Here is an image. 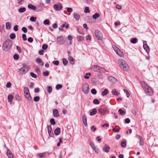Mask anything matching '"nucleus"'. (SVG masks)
<instances>
[{
  "label": "nucleus",
  "mask_w": 158,
  "mask_h": 158,
  "mask_svg": "<svg viewBox=\"0 0 158 158\" xmlns=\"http://www.w3.org/2000/svg\"><path fill=\"white\" fill-rule=\"evenodd\" d=\"M141 87L144 89L145 92L148 95L151 96L153 95L154 92L152 88L144 81L140 82Z\"/></svg>",
  "instance_id": "nucleus-1"
},
{
  "label": "nucleus",
  "mask_w": 158,
  "mask_h": 158,
  "mask_svg": "<svg viewBox=\"0 0 158 158\" xmlns=\"http://www.w3.org/2000/svg\"><path fill=\"white\" fill-rule=\"evenodd\" d=\"M12 44V40H6L3 43L2 48L6 51H8L11 48Z\"/></svg>",
  "instance_id": "nucleus-2"
},
{
  "label": "nucleus",
  "mask_w": 158,
  "mask_h": 158,
  "mask_svg": "<svg viewBox=\"0 0 158 158\" xmlns=\"http://www.w3.org/2000/svg\"><path fill=\"white\" fill-rule=\"evenodd\" d=\"M118 63L121 68L123 70L127 71L129 70V67L125 61L123 59H120Z\"/></svg>",
  "instance_id": "nucleus-3"
},
{
  "label": "nucleus",
  "mask_w": 158,
  "mask_h": 158,
  "mask_svg": "<svg viewBox=\"0 0 158 158\" xmlns=\"http://www.w3.org/2000/svg\"><path fill=\"white\" fill-rule=\"evenodd\" d=\"M29 69V68L28 66L24 65L19 69V72L20 74L23 75L26 73Z\"/></svg>",
  "instance_id": "nucleus-4"
},
{
  "label": "nucleus",
  "mask_w": 158,
  "mask_h": 158,
  "mask_svg": "<svg viewBox=\"0 0 158 158\" xmlns=\"http://www.w3.org/2000/svg\"><path fill=\"white\" fill-rule=\"evenodd\" d=\"M82 90L85 94H88L89 91V86L88 84L86 83H84L82 85Z\"/></svg>",
  "instance_id": "nucleus-5"
},
{
  "label": "nucleus",
  "mask_w": 158,
  "mask_h": 158,
  "mask_svg": "<svg viewBox=\"0 0 158 158\" xmlns=\"http://www.w3.org/2000/svg\"><path fill=\"white\" fill-rule=\"evenodd\" d=\"M94 33L96 37L98 40H102V34L101 32L98 30L96 29L94 31Z\"/></svg>",
  "instance_id": "nucleus-6"
},
{
  "label": "nucleus",
  "mask_w": 158,
  "mask_h": 158,
  "mask_svg": "<svg viewBox=\"0 0 158 158\" xmlns=\"http://www.w3.org/2000/svg\"><path fill=\"white\" fill-rule=\"evenodd\" d=\"M54 9L56 10H60L63 8L62 4L60 3H58L57 4H55L53 6Z\"/></svg>",
  "instance_id": "nucleus-7"
},
{
  "label": "nucleus",
  "mask_w": 158,
  "mask_h": 158,
  "mask_svg": "<svg viewBox=\"0 0 158 158\" xmlns=\"http://www.w3.org/2000/svg\"><path fill=\"white\" fill-rule=\"evenodd\" d=\"M143 47L144 49L146 51L147 53H148L150 52V49L149 47L147 44L146 41H143Z\"/></svg>",
  "instance_id": "nucleus-8"
},
{
  "label": "nucleus",
  "mask_w": 158,
  "mask_h": 158,
  "mask_svg": "<svg viewBox=\"0 0 158 158\" xmlns=\"http://www.w3.org/2000/svg\"><path fill=\"white\" fill-rule=\"evenodd\" d=\"M98 111L100 114L103 115L106 113V110L105 109L99 108L98 109Z\"/></svg>",
  "instance_id": "nucleus-9"
},
{
  "label": "nucleus",
  "mask_w": 158,
  "mask_h": 158,
  "mask_svg": "<svg viewBox=\"0 0 158 158\" xmlns=\"http://www.w3.org/2000/svg\"><path fill=\"white\" fill-rule=\"evenodd\" d=\"M7 155L9 158H14L13 154L8 149H7Z\"/></svg>",
  "instance_id": "nucleus-10"
},
{
  "label": "nucleus",
  "mask_w": 158,
  "mask_h": 158,
  "mask_svg": "<svg viewBox=\"0 0 158 158\" xmlns=\"http://www.w3.org/2000/svg\"><path fill=\"white\" fill-rule=\"evenodd\" d=\"M91 69L94 71H98L100 69V67L98 66L94 65L92 66Z\"/></svg>",
  "instance_id": "nucleus-11"
},
{
  "label": "nucleus",
  "mask_w": 158,
  "mask_h": 158,
  "mask_svg": "<svg viewBox=\"0 0 158 158\" xmlns=\"http://www.w3.org/2000/svg\"><path fill=\"white\" fill-rule=\"evenodd\" d=\"M53 114L54 117H57L59 116V114L58 110L56 109H55L53 110Z\"/></svg>",
  "instance_id": "nucleus-12"
},
{
  "label": "nucleus",
  "mask_w": 158,
  "mask_h": 158,
  "mask_svg": "<svg viewBox=\"0 0 158 158\" xmlns=\"http://www.w3.org/2000/svg\"><path fill=\"white\" fill-rule=\"evenodd\" d=\"M138 137L139 140L140 145L141 146L144 144V140L142 137L139 135H137Z\"/></svg>",
  "instance_id": "nucleus-13"
},
{
  "label": "nucleus",
  "mask_w": 158,
  "mask_h": 158,
  "mask_svg": "<svg viewBox=\"0 0 158 158\" xmlns=\"http://www.w3.org/2000/svg\"><path fill=\"white\" fill-rule=\"evenodd\" d=\"M116 53L118 56L121 57H123L124 56L123 53L120 49H119Z\"/></svg>",
  "instance_id": "nucleus-14"
},
{
  "label": "nucleus",
  "mask_w": 158,
  "mask_h": 158,
  "mask_svg": "<svg viewBox=\"0 0 158 158\" xmlns=\"http://www.w3.org/2000/svg\"><path fill=\"white\" fill-rule=\"evenodd\" d=\"M82 120L84 124L86 126L87 125L86 117L85 115H83L82 116Z\"/></svg>",
  "instance_id": "nucleus-15"
},
{
  "label": "nucleus",
  "mask_w": 158,
  "mask_h": 158,
  "mask_svg": "<svg viewBox=\"0 0 158 158\" xmlns=\"http://www.w3.org/2000/svg\"><path fill=\"white\" fill-rule=\"evenodd\" d=\"M28 7L31 10H36V7L35 6L33 5L32 4H29L28 5Z\"/></svg>",
  "instance_id": "nucleus-16"
},
{
  "label": "nucleus",
  "mask_w": 158,
  "mask_h": 158,
  "mask_svg": "<svg viewBox=\"0 0 158 158\" xmlns=\"http://www.w3.org/2000/svg\"><path fill=\"white\" fill-rule=\"evenodd\" d=\"M74 18L77 20H78L80 18V15L77 13H74L73 14Z\"/></svg>",
  "instance_id": "nucleus-17"
},
{
  "label": "nucleus",
  "mask_w": 158,
  "mask_h": 158,
  "mask_svg": "<svg viewBox=\"0 0 158 158\" xmlns=\"http://www.w3.org/2000/svg\"><path fill=\"white\" fill-rule=\"evenodd\" d=\"M111 93L113 95L115 96H118L120 93L118 92V91L115 89H113L112 90Z\"/></svg>",
  "instance_id": "nucleus-18"
},
{
  "label": "nucleus",
  "mask_w": 158,
  "mask_h": 158,
  "mask_svg": "<svg viewBox=\"0 0 158 158\" xmlns=\"http://www.w3.org/2000/svg\"><path fill=\"white\" fill-rule=\"evenodd\" d=\"M109 79L111 82L113 83L116 82L117 81V79L116 78L111 76L109 77Z\"/></svg>",
  "instance_id": "nucleus-19"
},
{
  "label": "nucleus",
  "mask_w": 158,
  "mask_h": 158,
  "mask_svg": "<svg viewBox=\"0 0 158 158\" xmlns=\"http://www.w3.org/2000/svg\"><path fill=\"white\" fill-rule=\"evenodd\" d=\"M110 147L108 146L107 145H105L103 148V150L106 152H109Z\"/></svg>",
  "instance_id": "nucleus-20"
},
{
  "label": "nucleus",
  "mask_w": 158,
  "mask_h": 158,
  "mask_svg": "<svg viewBox=\"0 0 158 158\" xmlns=\"http://www.w3.org/2000/svg\"><path fill=\"white\" fill-rule=\"evenodd\" d=\"M48 131L49 135L50 136L52 135V128L51 126H48Z\"/></svg>",
  "instance_id": "nucleus-21"
},
{
  "label": "nucleus",
  "mask_w": 158,
  "mask_h": 158,
  "mask_svg": "<svg viewBox=\"0 0 158 158\" xmlns=\"http://www.w3.org/2000/svg\"><path fill=\"white\" fill-rule=\"evenodd\" d=\"M37 156L39 157L38 158H44L45 153H39L37 154Z\"/></svg>",
  "instance_id": "nucleus-22"
},
{
  "label": "nucleus",
  "mask_w": 158,
  "mask_h": 158,
  "mask_svg": "<svg viewBox=\"0 0 158 158\" xmlns=\"http://www.w3.org/2000/svg\"><path fill=\"white\" fill-rule=\"evenodd\" d=\"M60 128L59 127H57L54 131L55 134L57 135H59L60 133Z\"/></svg>",
  "instance_id": "nucleus-23"
},
{
  "label": "nucleus",
  "mask_w": 158,
  "mask_h": 158,
  "mask_svg": "<svg viewBox=\"0 0 158 158\" xmlns=\"http://www.w3.org/2000/svg\"><path fill=\"white\" fill-rule=\"evenodd\" d=\"M97 111V110L95 108L93 109L92 111H91L90 113V115L92 116L95 114L96 113Z\"/></svg>",
  "instance_id": "nucleus-24"
},
{
  "label": "nucleus",
  "mask_w": 158,
  "mask_h": 158,
  "mask_svg": "<svg viewBox=\"0 0 158 158\" xmlns=\"http://www.w3.org/2000/svg\"><path fill=\"white\" fill-rule=\"evenodd\" d=\"M108 92V90L107 89H105L104 91L102 92L101 94L102 96H104L107 95Z\"/></svg>",
  "instance_id": "nucleus-25"
},
{
  "label": "nucleus",
  "mask_w": 158,
  "mask_h": 158,
  "mask_svg": "<svg viewBox=\"0 0 158 158\" xmlns=\"http://www.w3.org/2000/svg\"><path fill=\"white\" fill-rule=\"evenodd\" d=\"M13 96L11 94L9 95L8 96V100L9 102H11L12 101V100L13 98Z\"/></svg>",
  "instance_id": "nucleus-26"
},
{
  "label": "nucleus",
  "mask_w": 158,
  "mask_h": 158,
  "mask_svg": "<svg viewBox=\"0 0 158 158\" xmlns=\"http://www.w3.org/2000/svg\"><path fill=\"white\" fill-rule=\"evenodd\" d=\"M100 16V14L97 13H96L92 17L93 19H96Z\"/></svg>",
  "instance_id": "nucleus-27"
},
{
  "label": "nucleus",
  "mask_w": 158,
  "mask_h": 158,
  "mask_svg": "<svg viewBox=\"0 0 158 158\" xmlns=\"http://www.w3.org/2000/svg\"><path fill=\"white\" fill-rule=\"evenodd\" d=\"M11 25L9 22H7L6 23V28L7 29H10L11 28Z\"/></svg>",
  "instance_id": "nucleus-28"
},
{
  "label": "nucleus",
  "mask_w": 158,
  "mask_h": 158,
  "mask_svg": "<svg viewBox=\"0 0 158 158\" xmlns=\"http://www.w3.org/2000/svg\"><path fill=\"white\" fill-rule=\"evenodd\" d=\"M69 61L70 63L72 64H73L74 63V60L73 57L70 56L69 55Z\"/></svg>",
  "instance_id": "nucleus-29"
},
{
  "label": "nucleus",
  "mask_w": 158,
  "mask_h": 158,
  "mask_svg": "<svg viewBox=\"0 0 158 158\" xmlns=\"http://www.w3.org/2000/svg\"><path fill=\"white\" fill-rule=\"evenodd\" d=\"M26 10V9L25 7H22L20 8L19 10L18 11L20 13H23Z\"/></svg>",
  "instance_id": "nucleus-30"
},
{
  "label": "nucleus",
  "mask_w": 158,
  "mask_h": 158,
  "mask_svg": "<svg viewBox=\"0 0 158 158\" xmlns=\"http://www.w3.org/2000/svg\"><path fill=\"white\" fill-rule=\"evenodd\" d=\"M25 97L29 101H31L32 99V98L30 94H28L25 95Z\"/></svg>",
  "instance_id": "nucleus-31"
},
{
  "label": "nucleus",
  "mask_w": 158,
  "mask_h": 158,
  "mask_svg": "<svg viewBox=\"0 0 158 158\" xmlns=\"http://www.w3.org/2000/svg\"><path fill=\"white\" fill-rule=\"evenodd\" d=\"M118 112H119V114L122 115H124L126 114V112L123 110L121 109H119Z\"/></svg>",
  "instance_id": "nucleus-32"
},
{
  "label": "nucleus",
  "mask_w": 158,
  "mask_h": 158,
  "mask_svg": "<svg viewBox=\"0 0 158 158\" xmlns=\"http://www.w3.org/2000/svg\"><path fill=\"white\" fill-rule=\"evenodd\" d=\"M10 38L11 39L13 40V39H14L15 38L16 35H15V34H14V33H12L10 34Z\"/></svg>",
  "instance_id": "nucleus-33"
},
{
  "label": "nucleus",
  "mask_w": 158,
  "mask_h": 158,
  "mask_svg": "<svg viewBox=\"0 0 158 158\" xmlns=\"http://www.w3.org/2000/svg\"><path fill=\"white\" fill-rule=\"evenodd\" d=\"M13 58L15 60H17L19 58V55L17 54H15L14 55Z\"/></svg>",
  "instance_id": "nucleus-34"
},
{
  "label": "nucleus",
  "mask_w": 158,
  "mask_h": 158,
  "mask_svg": "<svg viewBox=\"0 0 158 158\" xmlns=\"http://www.w3.org/2000/svg\"><path fill=\"white\" fill-rule=\"evenodd\" d=\"M91 75L90 73H86L85 74V75L84 77L85 79H88L89 78V76Z\"/></svg>",
  "instance_id": "nucleus-35"
},
{
  "label": "nucleus",
  "mask_w": 158,
  "mask_h": 158,
  "mask_svg": "<svg viewBox=\"0 0 158 158\" xmlns=\"http://www.w3.org/2000/svg\"><path fill=\"white\" fill-rule=\"evenodd\" d=\"M93 102L95 104H99L100 103L99 101L97 99H94Z\"/></svg>",
  "instance_id": "nucleus-36"
},
{
  "label": "nucleus",
  "mask_w": 158,
  "mask_h": 158,
  "mask_svg": "<svg viewBox=\"0 0 158 158\" xmlns=\"http://www.w3.org/2000/svg\"><path fill=\"white\" fill-rule=\"evenodd\" d=\"M43 23L45 25H49L50 24L49 20L48 19H46L44 20Z\"/></svg>",
  "instance_id": "nucleus-37"
},
{
  "label": "nucleus",
  "mask_w": 158,
  "mask_h": 158,
  "mask_svg": "<svg viewBox=\"0 0 158 158\" xmlns=\"http://www.w3.org/2000/svg\"><path fill=\"white\" fill-rule=\"evenodd\" d=\"M84 12L85 13H88L90 12V10H89V8L88 7H86L85 8L84 10Z\"/></svg>",
  "instance_id": "nucleus-38"
},
{
  "label": "nucleus",
  "mask_w": 158,
  "mask_h": 158,
  "mask_svg": "<svg viewBox=\"0 0 158 158\" xmlns=\"http://www.w3.org/2000/svg\"><path fill=\"white\" fill-rule=\"evenodd\" d=\"M63 63L64 65H66L68 63V61L65 58L63 59Z\"/></svg>",
  "instance_id": "nucleus-39"
},
{
  "label": "nucleus",
  "mask_w": 158,
  "mask_h": 158,
  "mask_svg": "<svg viewBox=\"0 0 158 158\" xmlns=\"http://www.w3.org/2000/svg\"><path fill=\"white\" fill-rule=\"evenodd\" d=\"M40 99V98L39 96H35L34 98V101L35 102H38Z\"/></svg>",
  "instance_id": "nucleus-40"
},
{
  "label": "nucleus",
  "mask_w": 158,
  "mask_h": 158,
  "mask_svg": "<svg viewBox=\"0 0 158 158\" xmlns=\"http://www.w3.org/2000/svg\"><path fill=\"white\" fill-rule=\"evenodd\" d=\"M62 87V85L60 84L57 85L56 86V89L57 90L60 89Z\"/></svg>",
  "instance_id": "nucleus-41"
},
{
  "label": "nucleus",
  "mask_w": 158,
  "mask_h": 158,
  "mask_svg": "<svg viewBox=\"0 0 158 158\" xmlns=\"http://www.w3.org/2000/svg\"><path fill=\"white\" fill-rule=\"evenodd\" d=\"M43 74L45 76H47L49 74V72L48 71H46L43 72Z\"/></svg>",
  "instance_id": "nucleus-42"
},
{
  "label": "nucleus",
  "mask_w": 158,
  "mask_h": 158,
  "mask_svg": "<svg viewBox=\"0 0 158 158\" xmlns=\"http://www.w3.org/2000/svg\"><path fill=\"white\" fill-rule=\"evenodd\" d=\"M50 122L53 125H54L56 124V123L53 118H51L50 120Z\"/></svg>",
  "instance_id": "nucleus-43"
},
{
  "label": "nucleus",
  "mask_w": 158,
  "mask_h": 158,
  "mask_svg": "<svg viewBox=\"0 0 158 158\" xmlns=\"http://www.w3.org/2000/svg\"><path fill=\"white\" fill-rule=\"evenodd\" d=\"M29 90L28 88L27 87H25L24 88V94H25L26 93H28L29 92Z\"/></svg>",
  "instance_id": "nucleus-44"
},
{
  "label": "nucleus",
  "mask_w": 158,
  "mask_h": 158,
  "mask_svg": "<svg viewBox=\"0 0 158 158\" xmlns=\"http://www.w3.org/2000/svg\"><path fill=\"white\" fill-rule=\"evenodd\" d=\"M112 48L116 52L119 49L115 45H113Z\"/></svg>",
  "instance_id": "nucleus-45"
},
{
  "label": "nucleus",
  "mask_w": 158,
  "mask_h": 158,
  "mask_svg": "<svg viewBox=\"0 0 158 158\" xmlns=\"http://www.w3.org/2000/svg\"><path fill=\"white\" fill-rule=\"evenodd\" d=\"M36 19V17H34L33 16L31 17L30 18V20L32 22H35Z\"/></svg>",
  "instance_id": "nucleus-46"
},
{
  "label": "nucleus",
  "mask_w": 158,
  "mask_h": 158,
  "mask_svg": "<svg viewBox=\"0 0 158 158\" xmlns=\"http://www.w3.org/2000/svg\"><path fill=\"white\" fill-rule=\"evenodd\" d=\"M124 92L126 94L127 96V97H129L130 96V94L128 91L126 89H124L123 90Z\"/></svg>",
  "instance_id": "nucleus-47"
},
{
  "label": "nucleus",
  "mask_w": 158,
  "mask_h": 158,
  "mask_svg": "<svg viewBox=\"0 0 158 158\" xmlns=\"http://www.w3.org/2000/svg\"><path fill=\"white\" fill-rule=\"evenodd\" d=\"M64 40H57V43L59 44H62L64 42Z\"/></svg>",
  "instance_id": "nucleus-48"
},
{
  "label": "nucleus",
  "mask_w": 158,
  "mask_h": 158,
  "mask_svg": "<svg viewBox=\"0 0 158 158\" xmlns=\"http://www.w3.org/2000/svg\"><path fill=\"white\" fill-rule=\"evenodd\" d=\"M30 74L31 75V76L32 77L34 78H37V76L36 75H35V73H34L33 72H31L30 73Z\"/></svg>",
  "instance_id": "nucleus-49"
},
{
  "label": "nucleus",
  "mask_w": 158,
  "mask_h": 158,
  "mask_svg": "<svg viewBox=\"0 0 158 158\" xmlns=\"http://www.w3.org/2000/svg\"><path fill=\"white\" fill-rule=\"evenodd\" d=\"M91 93L93 94H96L97 93V91L95 89H93L91 90Z\"/></svg>",
  "instance_id": "nucleus-50"
},
{
  "label": "nucleus",
  "mask_w": 158,
  "mask_h": 158,
  "mask_svg": "<svg viewBox=\"0 0 158 158\" xmlns=\"http://www.w3.org/2000/svg\"><path fill=\"white\" fill-rule=\"evenodd\" d=\"M48 47V46L46 44H44L42 45V48L43 50H46Z\"/></svg>",
  "instance_id": "nucleus-51"
},
{
  "label": "nucleus",
  "mask_w": 158,
  "mask_h": 158,
  "mask_svg": "<svg viewBox=\"0 0 158 158\" xmlns=\"http://www.w3.org/2000/svg\"><path fill=\"white\" fill-rule=\"evenodd\" d=\"M42 60L40 58H37L36 59V62L38 63H40L42 62Z\"/></svg>",
  "instance_id": "nucleus-52"
},
{
  "label": "nucleus",
  "mask_w": 158,
  "mask_h": 158,
  "mask_svg": "<svg viewBox=\"0 0 158 158\" xmlns=\"http://www.w3.org/2000/svg\"><path fill=\"white\" fill-rule=\"evenodd\" d=\"M52 88L51 86H49L48 87L47 90L49 93H50L52 91Z\"/></svg>",
  "instance_id": "nucleus-53"
},
{
  "label": "nucleus",
  "mask_w": 158,
  "mask_h": 158,
  "mask_svg": "<svg viewBox=\"0 0 158 158\" xmlns=\"http://www.w3.org/2000/svg\"><path fill=\"white\" fill-rule=\"evenodd\" d=\"M67 11L70 13H71L73 11V9L71 8L67 7Z\"/></svg>",
  "instance_id": "nucleus-54"
},
{
  "label": "nucleus",
  "mask_w": 158,
  "mask_h": 158,
  "mask_svg": "<svg viewBox=\"0 0 158 158\" xmlns=\"http://www.w3.org/2000/svg\"><path fill=\"white\" fill-rule=\"evenodd\" d=\"M18 26L17 25H15L14 27V30L15 31H17L18 30Z\"/></svg>",
  "instance_id": "nucleus-55"
},
{
  "label": "nucleus",
  "mask_w": 158,
  "mask_h": 158,
  "mask_svg": "<svg viewBox=\"0 0 158 158\" xmlns=\"http://www.w3.org/2000/svg\"><path fill=\"white\" fill-rule=\"evenodd\" d=\"M22 30L25 33H26L27 32V29L26 27H23L22 28Z\"/></svg>",
  "instance_id": "nucleus-56"
},
{
  "label": "nucleus",
  "mask_w": 158,
  "mask_h": 158,
  "mask_svg": "<svg viewBox=\"0 0 158 158\" xmlns=\"http://www.w3.org/2000/svg\"><path fill=\"white\" fill-rule=\"evenodd\" d=\"M121 145L122 147L124 148L126 146V143L124 142H122L121 143Z\"/></svg>",
  "instance_id": "nucleus-57"
},
{
  "label": "nucleus",
  "mask_w": 158,
  "mask_h": 158,
  "mask_svg": "<svg viewBox=\"0 0 158 158\" xmlns=\"http://www.w3.org/2000/svg\"><path fill=\"white\" fill-rule=\"evenodd\" d=\"M44 51L42 50H40L39 51V53L40 55H43L44 54Z\"/></svg>",
  "instance_id": "nucleus-58"
},
{
  "label": "nucleus",
  "mask_w": 158,
  "mask_h": 158,
  "mask_svg": "<svg viewBox=\"0 0 158 158\" xmlns=\"http://www.w3.org/2000/svg\"><path fill=\"white\" fill-rule=\"evenodd\" d=\"M35 70L37 73H40V70L38 67H36L35 69Z\"/></svg>",
  "instance_id": "nucleus-59"
},
{
  "label": "nucleus",
  "mask_w": 158,
  "mask_h": 158,
  "mask_svg": "<svg viewBox=\"0 0 158 158\" xmlns=\"http://www.w3.org/2000/svg\"><path fill=\"white\" fill-rule=\"evenodd\" d=\"M130 122V120L129 118H126L125 120V122L127 123H129Z\"/></svg>",
  "instance_id": "nucleus-60"
},
{
  "label": "nucleus",
  "mask_w": 158,
  "mask_h": 158,
  "mask_svg": "<svg viewBox=\"0 0 158 158\" xmlns=\"http://www.w3.org/2000/svg\"><path fill=\"white\" fill-rule=\"evenodd\" d=\"M53 63L56 65H58L59 64V62L58 60L54 61Z\"/></svg>",
  "instance_id": "nucleus-61"
},
{
  "label": "nucleus",
  "mask_w": 158,
  "mask_h": 158,
  "mask_svg": "<svg viewBox=\"0 0 158 158\" xmlns=\"http://www.w3.org/2000/svg\"><path fill=\"white\" fill-rule=\"evenodd\" d=\"M100 72H105L106 70L104 68L100 67V69H99Z\"/></svg>",
  "instance_id": "nucleus-62"
},
{
  "label": "nucleus",
  "mask_w": 158,
  "mask_h": 158,
  "mask_svg": "<svg viewBox=\"0 0 158 158\" xmlns=\"http://www.w3.org/2000/svg\"><path fill=\"white\" fill-rule=\"evenodd\" d=\"M52 27L54 29H56L57 27V24L56 23H55L52 26Z\"/></svg>",
  "instance_id": "nucleus-63"
},
{
  "label": "nucleus",
  "mask_w": 158,
  "mask_h": 158,
  "mask_svg": "<svg viewBox=\"0 0 158 158\" xmlns=\"http://www.w3.org/2000/svg\"><path fill=\"white\" fill-rule=\"evenodd\" d=\"M77 39L78 40H83L84 39V37L82 36H77Z\"/></svg>",
  "instance_id": "nucleus-64"
}]
</instances>
